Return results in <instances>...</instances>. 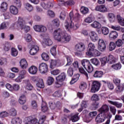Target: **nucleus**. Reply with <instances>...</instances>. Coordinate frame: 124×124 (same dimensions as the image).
Here are the masks:
<instances>
[{
    "instance_id": "obj_1",
    "label": "nucleus",
    "mask_w": 124,
    "mask_h": 124,
    "mask_svg": "<svg viewBox=\"0 0 124 124\" xmlns=\"http://www.w3.org/2000/svg\"><path fill=\"white\" fill-rule=\"evenodd\" d=\"M53 36L55 40L63 43H67L71 39L70 35L62 31V30L61 29H58L54 31Z\"/></svg>"
},
{
    "instance_id": "obj_2",
    "label": "nucleus",
    "mask_w": 124,
    "mask_h": 124,
    "mask_svg": "<svg viewBox=\"0 0 124 124\" xmlns=\"http://www.w3.org/2000/svg\"><path fill=\"white\" fill-rule=\"evenodd\" d=\"M69 16L70 18V20L69 19H67L66 20L64 23V27L67 31H69L70 30L73 28L74 27V24L72 23V20H73V12L71 11L69 14Z\"/></svg>"
},
{
    "instance_id": "obj_3",
    "label": "nucleus",
    "mask_w": 124,
    "mask_h": 124,
    "mask_svg": "<svg viewBox=\"0 0 124 124\" xmlns=\"http://www.w3.org/2000/svg\"><path fill=\"white\" fill-rule=\"evenodd\" d=\"M81 64L88 73H92L93 71V67L89 60L86 59L82 60Z\"/></svg>"
},
{
    "instance_id": "obj_4",
    "label": "nucleus",
    "mask_w": 124,
    "mask_h": 124,
    "mask_svg": "<svg viewBox=\"0 0 124 124\" xmlns=\"http://www.w3.org/2000/svg\"><path fill=\"white\" fill-rule=\"evenodd\" d=\"M100 86H101V84L99 81H93L91 86V93H94L96 92H98L99 89H100Z\"/></svg>"
},
{
    "instance_id": "obj_5",
    "label": "nucleus",
    "mask_w": 124,
    "mask_h": 124,
    "mask_svg": "<svg viewBox=\"0 0 124 124\" xmlns=\"http://www.w3.org/2000/svg\"><path fill=\"white\" fill-rule=\"evenodd\" d=\"M39 71L42 74H45L48 72V65L46 63H42L39 66Z\"/></svg>"
},
{
    "instance_id": "obj_6",
    "label": "nucleus",
    "mask_w": 124,
    "mask_h": 124,
    "mask_svg": "<svg viewBox=\"0 0 124 124\" xmlns=\"http://www.w3.org/2000/svg\"><path fill=\"white\" fill-rule=\"evenodd\" d=\"M95 48V45L94 44L90 43L88 44V51L86 52V55L88 57H92V56H93V53L92 51L94 50Z\"/></svg>"
},
{
    "instance_id": "obj_7",
    "label": "nucleus",
    "mask_w": 124,
    "mask_h": 124,
    "mask_svg": "<svg viewBox=\"0 0 124 124\" xmlns=\"http://www.w3.org/2000/svg\"><path fill=\"white\" fill-rule=\"evenodd\" d=\"M98 49L101 52L105 51V49H106V45L105 44L104 40H103L102 39H99Z\"/></svg>"
},
{
    "instance_id": "obj_8",
    "label": "nucleus",
    "mask_w": 124,
    "mask_h": 124,
    "mask_svg": "<svg viewBox=\"0 0 124 124\" xmlns=\"http://www.w3.org/2000/svg\"><path fill=\"white\" fill-rule=\"evenodd\" d=\"M61 65H62V62H61V61H60V60H51L50 67V68H52V69L55 68L56 66H60Z\"/></svg>"
},
{
    "instance_id": "obj_9",
    "label": "nucleus",
    "mask_w": 124,
    "mask_h": 124,
    "mask_svg": "<svg viewBox=\"0 0 124 124\" xmlns=\"http://www.w3.org/2000/svg\"><path fill=\"white\" fill-rule=\"evenodd\" d=\"M95 10L96 11L101 12L102 13H105L108 11L107 8L103 5L96 6L95 8Z\"/></svg>"
},
{
    "instance_id": "obj_10",
    "label": "nucleus",
    "mask_w": 124,
    "mask_h": 124,
    "mask_svg": "<svg viewBox=\"0 0 124 124\" xmlns=\"http://www.w3.org/2000/svg\"><path fill=\"white\" fill-rule=\"evenodd\" d=\"M25 121L26 123H28L29 124H37V122H38L37 119L33 118L31 116L25 118Z\"/></svg>"
},
{
    "instance_id": "obj_11",
    "label": "nucleus",
    "mask_w": 124,
    "mask_h": 124,
    "mask_svg": "<svg viewBox=\"0 0 124 124\" xmlns=\"http://www.w3.org/2000/svg\"><path fill=\"white\" fill-rule=\"evenodd\" d=\"M75 48L78 52H83L86 49V46L83 43H80L76 45Z\"/></svg>"
},
{
    "instance_id": "obj_12",
    "label": "nucleus",
    "mask_w": 124,
    "mask_h": 124,
    "mask_svg": "<svg viewBox=\"0 0 124 124\" xmlns=\"http://www.w3.org/2000/svg\"><path fill=\"white\" fill-rule=\"evenodd\" d=\"M105 121V117L102 115V113L99 114L95 118V122L97 124H101Z\"/></svg>"
},
{
    "instance_id": "obj_13",
    "label": "nucleus",
    "mask_w": 124,
    "mask_h": 124,
    "mask_svg": "<svg viewBox=\"0 0 124 124\" xmlns=\"http://www.w3.org/2000/svg\"><path fill=\"white\" fill-rule=\"evenodd\" d=\"M90 38L92 41L95 42L97 40H98V35L96 34L94 31H91L90 33Z\"/></svg>"
},
{
    "instance_id": "obj_14",
    "label": "nucleus",
    "mask_w": 124,
    "mask_h": 124,
    "mask_svg": "<svg viewBox=\"0 0 124 124\" xmlns=\"http://www.w3.org/2000/svg\"><path fill=\"white\" fill-rule=\"evenodd\" d=\"M97 115V111H92L89 113L88 116V120L86 121V123H90V122H92V120L93 118L95 117Z\"/></svg>"
},
{
    "instance_id": "obj_15",
    "label": "nucleus",
    "mask_w": 124,
    "mask_h": 124,
    "mask_svg": "<svg viewBox=\"0 0 124 124\" xmlns=\"http://www.w3.org/2000/svg\"><path fill=\"white\" fill-rule=\"evenodd\" d=\"M38 51H39V47L37 46H34L33 47L30 49V55L34 56Z\"/></svg>"
},
{
    "instance_id": "obj_16",
    "label": "nucleus",
    "mask_w": 124,
    "mask_h": 124,
    "mask_svg": "<svg viewBox=\"0 0 124 124\" xmlns=\"http://www.w3.org/2000/svg\"><path fill=\"white\" fill-rule=\"evenodd\" d=\"M65 73H62L56 78V81H59V82H62V83L65 79Z\"/></svg>"
},
{
    "instance_id": "obj_17",
    "label": "nucleus",
    "mask_w": 124,
    "mask_h": 124,
    "mask_svg": "<svg viewBox=\"0 0 124 124\" xmlns=\"http://www.w3.org/2000/svg\"><path fill=\"white\" fill-rule=\"evenodd\" d=\"M108 111H109V107L107 105H103L99 109V112H101V114H102V113H107Z\"/></svg>"
},
{
    "instance_id": "obj_18",
    "label": "nucleus",
    "mask_w": 124,
    "mask_h": 124,
    "mask_svg": "<svg viewBox=\"0 0 124 124\" xmlns=\"http://www.w3.org/2000/svg\"><path fill=\"white\" fill-rule=\"evenodd\" d=\"M109 37L112 40H115L118 37V32L116 31H112L109 33Z\"/></svg>"
},
{
    "instance_id": "obj_19",
    "label": "nucleus",
    "mask_w": 124,
    "mask_h": 124,
    "mask_svg": "<svg viewBox=\"0 0 124 124\" xmlns=\"http://www.w3.org/2000/svg\"><path fill=\"white\" fill-rule=\"evenodd\" d=\"M10 12L13 15H17L18 13V8L15 6L12 5L10 7Z\"/></svg>"
},
{
    "instance_id": "obj_20",
    "label": "nucleus",
    "mask_w": 124,
    "mask_h": 124,
    "mask_svg": "<svg viewBox=\"0 0 124 124\" xmlns=\"http://www.w3.org/2000/svg\"><path fill=\"white\" fill-rule=\"evenodd\" d=\"M108 102L110 104H112V105H114L117 108H122L123 106V104L119 103V102L108 100Z\"/></svg>"
},
{
    "instance_id": "obj_21",
    "label": "nucleus",
    "mask_w": 124,
    "mask_h": 124,
    "mask_svg": "<svg viewBox=\"0 0 124 124\" xmlns=\"http://www.w3.org/2000/svg\"><path fill=\"white\" fill-rule=\"evenodd\" d=\"M37 70V68L35 66H31L28 69L29 72L30 74H36Z\"/></svg>"
},
{
    "instance_id": "obj_22",
    "label": "nucleus",
    "mask_w": 124,
    "mask_h": 124,
    "mask_svg": "<svg viewBox=\"0 0 124 124\" xmlns=\"http://www.w3.org/2000/svg\"><path fill=\"white\" fill-rule=\"evenodd\" d=\"M20 65L21 68H23V69H25V68L28 67V62L26 60L22 59L20 62Z\"/></svg>"
},
{
    "instance_id": "obj_23",
    "label": "nucleus",
    "mask_w": 124,
    "mask_h": 124,
    "mask_svg": "<svg viewBox=\"0 0 124 124\" xmlns=\"http://www.w3.org/2000/svg\"><path fill=\"white\" fill-rule=\"evenodd\" d=\"M104 73L101 71H96L93 75L94 78H101L103 76Z\"/></svg>"
},
{
    "instance_id": "obj_24",
    "label": "nucleus",
    "mask_w": 124,
    "mask_h": 124,
    "mask_svg": "<svg viewBox=\"0 0 124 124\" xmlns=\"http://www.w3.org/2000/svg\"><path fill=\"white\" fill-rule=\"evenodd\" d=\"M41 110L42 112L45 113L48 111V107L47 106V103L44 101H42L41 105Z\"/></svg>"
},
{
    "instance_id": "obj_25",
    "label": "nucleus",
    "mask_w": 124,
    "mask_h": 124,
    "mask_svg": "<svg viewBox=\"0 0 124 124\" xmlns=\"http://www.w3.org/2000/svg\"><path fill=\"white\" fill-rule=\"evenodd\" d=\"M26 22L25 20L22 18H19L17 21V25L20 27V29L23 28L25 26Z\"/></svg>"
},
{
    "instance_id": "obj_26",
    "label": "nucleus",
    "mask_w": 124,
    "mask_h": 124,
    "mask_svg": "<svg viewBox=\"0 0 124 124\" xmlns=\"http://www.w3.org/2000/svg\"><path fill=\"white\" fill-rule=\"evenodd\" d=\"M92 28L94 29H100L101 28V24L98 21H95L91 24Z\"/></svg>"
},
{
    "instance_id": "obj_27",
    "label": "nucleus",
    "mask_w": 124,
    "mask_h": 124,
    "mask_svg": "<svg viewBox=\"0 0 124 124\" xmlns=\"http://www.w3.org/2000/svg\"><path fill=\"white\" fill-rule=\"evenodd\" d=\"M124 90V83H122L121 84H119V85H117L116 88V91L117 93H122L123 92Z\"/></svg>"
},
{
    "instance_id": "obj_28",
    "label": "nucleus",
    "mask_w": 124,
    "mask_h": 124,
    "mask_svg": "<svg viewBox=\"0 0 124 124\" xmlns=\"http://www.w3.org/2000/svg\"><path fill=\"white\" fill-rule=\"evenodd\" d=\"M117 19L119 25L122 26V27H124V18L122 17L120 15H118L117 16Z\"/></svg>"
},
{
    "instance_id": "obj_29",
    "label": "nucleus",
    "mask_w": 124,
    "mask_h": 124,
    "mask_svg": "<svg viewBox=\"0 0 124 124\" xmlns=\"http://www.w3.org/2000/svg\"><path fill=\"white\" fill-rule=\"evenodd\" d=\"M12 124H22V119L19 117L13 118L12 120Z\"/></svg>"
},
{
    "instance_id": "obj_30",
    "label": "nucleus",
    "mask_w": 124,
    "mask_h": 124,
    "mask_svg": "<svg viewBox=\"0 0 124 124\" xmlns=\"http://www.w3.org/2000/svg\"><path fill=\"white\" fill-rule=\"evenodd\" d=\"M115 62H116V59L114 58L113 55H109L108 58V63H110L111 64L112 63H114Z\"/></svg>"
},
{
    "instance_id": "obj_31",
    "label": "nucleus",
    "mask_w": 124,
    "mask_h": 124,
    "mask_svg": "<svg viewBox=\"0 0 124 124\" xmlns=\"http://www.w3.org/2000/svg\"><path fill=\"white\" fill-rule=\"evenodd\" d=\"M18 101L20 104H21V105L25 104V103L27 102V99L26 98V96H25L24 95H21L19 97Z\"/></svg>"
},
{
    "instance_id": "obj_32",
    "label": "nucleus",
    "mask_w": 124,
    "mask_h": 124,
    "mask_svg": "<svg viewBox=\"0 0 124 124\" xmlns=\"http://www.w3.org/2000/svg\"><path fill=\"white\" fill-rule=\"evenodd\" d=\"M78 70L81 74H84V75H85L86 79H89V75L88 74V73L85 71L83 67H81L79 68Z\"/></svg>"
},
{
    "instance_id": "obj_33",
    "label": "nucleus",
    "mask_w": 124,
    "mask_h": 124,
    "mask_svg": "<svg viewBox=\"0 0 124 124\" xmlns=\"http://www.w3.org/2000/svg\"><path fill=\"white\" fill-rule=\"evenodd\" d=\"M8 6L7 3L3 2L1 4L0 8L2 11H6Z\"/></svg>"
},
{
    "instance_id": "obj_34",
    "label": "nucleus",
    "mask_w": 124,
    "mask_h": 124,
    "mask_svg": "<svg viewBox=\"0 0 124 124\" xmlns=\"http://www.w3.org/2000/svg\"><path fill=\"white\" fill-rule=\"evenodd\" d=\"M49 107L51 110H56V103L54 101H50L48 103Z\"/></svg>"
},
{
    "instance_id": "obj_35",
    "label": "nucleus",
    "mask_w": 124,
    "mask_h": 124,
    "mask_svg": "<svg viewBox=\"0 0 124 124\" xmlns=\"http://www.w3.org/2000/svg\"><path fill=\"white\" fill-rule=\"evenodd\" d=\"M66 58L67 60V63L65 65V66H67V65H70L72 63V62H73V59L70 56H66Z\"/></svg>"
},
{
    "instance_id": "obj_36",
    "label": "nucleus",
    "mask_w": 124,
    "mask_h": 124,
    "mask_svg": "<svg viewBox=\"0 0 124 124\" xmlns=\"http://www.w3.org/2000/svg\"><path fill=\"white\" fill-rule=\"evenodd\" d=\"M101 32L104 35H107L109 33V29L106 27L101 28Z\"/></svg>"
},
{
    "instance_id": "obj_37",
    "label": "nucleus",
    "mask_w": 124,
    "mask_h": 124,
    "mask_svg": "<svg viewBox=\"0 0 124 124\" xmlns=\"http://www.w3.org/2000/svg\"><path fill=\"white\" fill-rule=\"evenodd\" d=\"M36 86L40 89L44 88V82H43V79L40 78L39 82L36 84Z\"/></svg>"
},
{
    "instance_id": "obj_38",
    "label": "nucleus",
    "mask_w": 124,
    "mask_h": 124,
    "mask_svg": "<svg viewBox=\"0 0 124 124\" xmlns=\"http://www.w3.org/2000/svg\"><path fill=\"white\" fill-rule=\"evenodd\" d=\"M108 62V58L107 57H103L101 59V63L102 66H104Z\"/></svg>"
},
{
    "instance_id": "obj_39",
    "label": "nucleus",
    "mask_w": 124,
    "mask_h": 124,
    "mask_svg": "<svg viewBox=\"0 0 124 124\" xmlns=\"http://www.w3.org/2000/svg\"><path fill=\"white\" fill-rule=\"evenodd\" d=\"M57 46H54L50 49V53L52 56H56L57 55Z\"/></svg>"
},
{
    "instance_id": "obj_40",
    "label": "nucleus",
    "mask_w": 124,
    "mask_h": 124,
    "mask_svg": "<svg viewBox=\"0 0 124 124\" xmlns=\"http://www.w3.org/2000/svg\"><path fill=\"white\" fill-rule=\"evenodd\" d=\"M9 23L7 22H4L2 23L0 25V30H4L5 29H7Z\"/></svg>"
},
{
    "instance_id": "obj_41",
    "label": "nucleus",
    "mask_w": 124,
    "mask_h": 124,
    "mask_svg": "<svg viewBox=\"0 0 124 124\" xmlns=\"http://www.w3.org/2000/svg\"><path fill=\"white\" fill-rule=\"evenodd\" d=\"M98 19L101 24H102L103 25H106V19H105V17L102 16L100 17H99Z\"/></svg>"
},
{
    "instance_id": "obj_42",
    "label": "nucleus",
    "mask_w": 124,
    "mask_h": 124,
    "mask_svg": "<svg viewBox=\"0 0 124 124\" xmlns=\"http://www.w3.org/2000/svg\"><path fill=\"white\" fill-rule=\"evenodd\" d=\"M71 120L73 123H75V122L79 121V116H78V114H76L72 116L71 118Z\"/></svg>"
},
{
    "instance_id": "obj_43",
    "label": "nucleus",
    "mask_w": 124,
    "mask_h": 124,
    "mask_svg": "<svg viewBox=\"0 0 124 124\" xmlns=\"http://www.w3.org/2000/svg\"><path fill=\"white\" fill-rule=\"evenodd\" d=\"M11 55L13 57H17L18 55V50H17L16 48L12 47L11 49Z\"/></svg>"
},
{
    "instance_id": "obj_44",
    "label": "nucleus",
    "mask_w": 124,
    "mask_h": 124,
    "mask_svg": "<svg viewBox=\"0 0 124 124\" xmlns=\"http://www.w3.org/2000/svg\"><path fill=\"white\" fill-rule=\"evenodd\" d=\"M44 41L46 45H47L48 46H50V45L53 44V41H52V40L49 38L45 39Z\"/></svg>"
},
{
    "instance_id": "obj_45",
    "label": "nucleus",
    "mask_w": 124,
    "mask_h": 124,
    "mask_svg": "<svg viewBox=\"0 0 124 124\" xmlns=\"http://www.w3.org/2000/svg\"><path fill=\"white\" fill-rule=\"evenodd\" d=\"M42 59L44 60V61H45L46 62L49 61V55L47 54V53H46L44 52L42 53Z\"/></svg>"
},
{
    "instance_id": "obj_46",
    "label": "nucleus",
    "mask_w": 124,
    "mask_h": 124,
    "mask_svg": "<svg viewBox=\"0 0 124 124\" xmlns=\"http://www.w3.org/2000/svg\"><path fill=\"white\" fill-rule=\"evenodd\" d=\"M25 8L28 11H32L33 10V7L31 4L27 3L25 4Z\"/></svg>"
},
{
    "instance_id": "obj_47",
    "label": "nucleus",
    "mask_w": 124,
    "mask_h": 124,
    "mask_svg": "<svg viewBox=\"0 0 124 124\" xmlns=\"http://www.w3.org/2000/svg\"><path fill=\"white\" fill-rule=\"evenodd\" d=\"M116 48V44L114 43V42H111L109 44V49L110 51H113V50H115Z\"/></svg>"
},
{
    "instance_id": "obj_48",
    "label": "nucleus",
    "mask_w": 124,
    "mask_h": 124,
    "mask_svg": "<svg viewBox=\"0 0 124 124\" xmlns=\"http://www.w3.org/2000/svg\"><path fill=\"white\" fill-rule=\"evenodd\" d=\"M88 87V85L85 82H81L80 83V86H79V89L82 91L85 90V89H87Z\"/></svg>"
},
{
    "instance_id": "obj_49",
    "label": "nucleus",
    "mask_w": 124,
    "mask_h": 124,
    "mask_svg": "<svg viewBox=\"0 0 124 124\" xmlns=\"http://www.w3.org/2000/svg\"><path fill=\"white\" fill-rule=\"evenodd\" d=\"M111 67H112V68L113 69H115V70H118L119 69H121L122 67V65L121 64V63H118L116 64L112 65L111 66Z\"/></svg>"
},
{
    "instance_id": "obj_50",
    "label": "nucleus",
    "mask_w": 124,
    "mask_h": 124,
    "mask_svg": "<svg viewBox=\"0 0 124 124\" xmlns=\"http://www.w3.org/2000/svg\"><path fill=\"white\" fill-rule=\"evenodd\" d=\"M80 12L82 14H87L89 12V9L86 7H81L80 8Z\"/></svg>"
},
{
    "instance_id": "obj_51",
    "label": "nucleus",
    "mask_w": 124,
    "mask_h": 124,
    "mask_svg": "<svg viewBox=\"0 0 124 124\" xmlns=\"http://www.w3.org/2000/svg\"><path fill=\"white\" fill-rule=\"evenodd\" d=\"M90 61L92 63H93V64H94V65H96V66L98 65V64L100 63V62H99V61H98V59L96 58L92 59Z\"/></svg>"
},
{
    "instance_id": "obj_52",
    "label": "nucleus",
    "mask_w": 124,
    "mask_h": 124,
    "mask_svg": "<svg viewBox=\"0 0 124 124\" xmlns=\"http://www.w3.org/2000/svg\"><path fill=\"white\" fill-rule=\"evenodd\" d=\"M53 83H54V78L52 77H48L47 81L48 85L51 86Z\"/></svg>"
},
{
    "instance_id": "obj_53",
    "label": "nucleus",
    "mask_w": 124,
    "mask_h": 124,
    "mask_svg": "<svg viewBox=\"0 0 124 124\" xmlns=\"http://www.w3.org/2000/svg\"><path fill=\"white\" fill-rule=\"evenodd\" d=\"M9 113L11 116H16L17 115V111L14 108H12L9 110Z\"/></svg>"
},
{
    "instance_id": "obj_54",
    "label": "nucleus",
    "mask_w": 124,
    "mask_h": 124,
    "mask_svg": "<svg viewBox=\"0 0 124 124\" xmlns=\"http://www.w3.org/2000/svg\"><path fill=\"white\" fill-rule=\"evenodd\" d=\"M78 80H79V77H76V76H74L71 81L70 82V84L71 85H73V84L76 83V81H78Z\"/></svg>"
},
{
    "instance_id": "obj_55",
    "label": "nucleus",
    "mask_w": 124,
    "mask_h": 124,
    "mask_svg": "<svg viewBox=\"0 0 124 124\" xmlns=\"http://www.w3.org/2000/svg\"><path fill=\"white\" fill-rule=\"evenodd\" d=\"M61 4H64V3H66L67 5H74L75 4V2L73 0H69L68 1H66V2H64V1H61Z\"/></svg>"
},
{
    "instance_id": "obj_56",
    "label": "nucleus",
    "mask_w": 124,
    "mask_h": 124,
    "mask_svg": "<svg viewBox=\"0 0 124 124\" xmlns=\"http://www.w3.org/2000/svg\"><path fill=\"white\" fill-rule=\"evenodd\" d=\"M46 119V116L43 115L41 118H40L38 121V124H44V122H45V120Z\"/></svg>"
},
{
    "instance_id": "obj_57",
    "label": "nucleus",
    "mask_w": 124,
    "mask_h": 124,
    "mask_svg": "<svg viewBox=\"0 0 124 124\" xmlns=\"http://www.w3.org/2000/svg\"><path fill=\"white\" fill-rule=\"evenodd\" d=\"M52 23L54 26L59 27V26H60V20L59 19L56 18L52 21Z\"/></svg>"
},
{
    "instance_id": "obj_58",
    "label": "nucleus",
    "mask_w": 124,
    "mask_h": 124,
    "mask_svg": "<svg viewBox=\"0 0 124 124\" xmlns=\"http://www.w3.org/2000/svg\"><path fill=\"white\" fill-rule=\"evenodd\" d=\"M108 16L110 21H111V22L115 21V15H114V14H108Z\"/></svg>"
},
{
    "instance_id": "obj_59",
    "label": "nucleus",
    "mask_w": 124,
    "mask_h": 124,
    "mask_svg": "<svg viewBox=\"0 0 124 124\" xmlns=\"http://www.w3.org/2000/svg\"><path fill=\"white\" fill-rule=\"evenodd\" d=\"M67 73L69 76L71 77L73 75V68L69 67L68 69Z\"/></svg>"
},
{
    "instance_id": "obj_60",
    "label": "nucleus",
    "mask_w": 124,
    "mask_h": 124,
    "mask_svg": "<svg viewBox=\"0 0 124 124\" xmlns=\"http://www.w3.org/2000/svg\"><path fill=\"white\" fill-rule=\"evenodd\" d=\"M123 41L121 39H118L115 42V44L117 47H121L123 44Z\"/></svg>"
},
{
    "instance_id": "obj_61",
    "label": "nucleus",
    "mask_w": 124,
    "mask_h": 124,
    "mask_svg": "<svg viewBox=\"0 0 124 124\" xmlns=\"http://www.w3.org/2000/svg\"><path fill=\"white\" fill-rule=\"evenodd\" d=\"M26 89L28 90V91H32L33 90V86L31 84L29 83L26 86Z\"/></svg>"
},
{
    "instance_id": "obj_62",
    "label": "nucleus",
    "mask_w": 124,
    "mask_h": 124,
    "mask_svg": "<svg viewBox=\"0 0 124 124\" xmlns=\"http://www.w3.org/2000/svg\"><path fill=\"white\" fill-rule=\"evenodd\" d=\"M21 30H23L25 32H28V31H30L31 28L29 26L24 25Z\"/></svg>"
},
{
    "instance_id": "obj_63",
    "label": "nucleus",
    "mask_w": 124,
    "mask_h": 124,
    "mask_svg": "<svg viewBox=\"0 0 124 124\" xmlns=\"http://www.w3.org/2000/svg\"><path fill=\"white\" fill-rule=\"evenodd\" d=\"M41 28V25H35L33 27V29L35 31H37L38 32H40V30Z\"/></svg>"
},
{
    "instance_id": "obj_64",
    "label": "nucleus",
    "mask_w": 124,
    "mask_h": 124,
    "mask_svg": "<svg viewBox=\"0 0 124 124\" xmlns=\"http://www.w3.org/2000/svg\"><path fill=\"white\" fill-rule=\"evenodd\" d=\"M62 85V81H57L55 83V87L56 88H60Z\"/></svg>"
}]
</instances>
